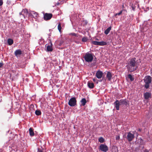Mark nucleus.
<instances>
[{"instance_id":"6e6552de","label":"nucleus","mask_w":152,"mask_h":152,"mask_svg":"<svg viewBox=\"0 0 152 152\" xmlns=\"http://www.w3.org/2000/svg\"><path fill=\"white\" fill-rule=\"evenodd\" d=\"M28 15L29 16H31L35 19L38 18L39 16L38 13L37 12H32V13L31 14H29Z\"/></svg>"},{"instance_id":"2f4dec72","label":"nucleus","mask_w":152,"mask_h":152,"mask_svg":"<svg viewBox=\"0 0 152 152\" xmlns=\"http://www.w3.org/2000/svg\"><path fill=\"white\" fill-rule=\"evenodd\" d=\"M122 11H121L120 12L118 13H117L115 14V16L117 15H120L122 13Z\"/></svg>"},{"instance_id":"dca6fc26","label":"nucleus","mask_w":152,"mask_h":152,"mask_svg":"<svg viewBox=\"0 0 152 152\" xmlns=\"http://www.w3.org/2000/svg\"><path fill=\"white\" fill-rule=\"evenodd\" d=\"M80 102L81 103V105L84 106L85 105L87 102V101L85 98H83L80 101Z\"/></svg>"},{"instance_id":"a878e982","label":"nucleus","mask_w":152,"mask_h":152,"mask_svg":"<svg viewBox=\"0 0 152 152\" xmlns=\"http://www.w3.org/2000/svg\"><path fill=\"white\" fill-rule=\"evenodd\" d=\"M104 45V41L98 42V45Z\"/></svg>"},{"instance_id":"72a5a7b5","label":"nucleus","mask_w":152,"mask_h":152,"mask_svg":"<svg viewBox=\"0 0 152 152\" xmlns=\"http://www.w3.org/2000/svg\"><path fill=\"white\" fill-rule=\"evenodd\" d=\"M108 150V148L107 146L105 145V152L107 151Z\"/></svg>"},{"instance_id":"4c0bfd02","label":"nucleus","mask_w":152,"mask_h":152,"mask_svg":"<svg viewBox=\"0 0 152 152\" xmlns=\"http://www.w3.org/2000/svg\"><path fill=\"white\" fill-rule=\"evenodd\" d=\"M96 80V78H94L93 79V81L95 82Z\"/></svg>"},{"instance_id":"20e7f679","label":"nucleus","mask_w":152,"mask_h":152,"mask_svg":"<svg viewBox=\"0 0 152 152\" xmlns=\"http://www.w3.org/2000/svg\"><path fill=\"white\" fill-rule=\"evenodd\" d=\"M68 104L71 107H74L77 105V100L75 97H72L68 102Z\"/></svg>"},{"instance_id":"e433bc0d","label":"nucleus","mask_w":152,"mask_h":152,"mask_svg":"<svg viewBox=\"0 0 152 152\" xmlns=\"http://www.w3.org/2000/svg\"><path fill=\"white\" fill-rule=\"evenodd\" d=\"M3 65V63L2 62L0 63V68H1L2 67V66Z\"/></svg>"},{"instance_id":"a19ab883","label":"nucleus","mask_w":152,"mask_h":152,"mask_svg":"<svg viewBox=\"0 0 152 152\" xmlns=\"http://www.w3.org/2000/svg\"><path fill=\"white\" fill-rule=\"evenodd\" d=\"M107 45V43L105 42V45Z\"/></svg>"},{"instance_id":"1a4fd4ad","label":"nucleus","mask_w":152,"mask_h":152,"mask_svg":"<svg viewBox=\"0 0 152 152\" xmlns=\"http://www.w3.org/2000/svg\"><path fill=\"white\" fill-rule=\"evenodd\" d=\"M106 78L107 80L110 81L112 78V73L109 71L107 72Z\"/></svg>"},{"instance_id":"2eb2a0df","label":"nucleus","mask_w":152,"mask_h":152,"mask_svg":"<svg viewBox=\"0 0 152 152\" xmlns=\"http://www.w3.org/2000/svg\"><path fill=\"white\" fill-rule=\"evenodd\" d=\"M87 85L88 87L90 88H93L94 87V84L91 81H88V82Z\"/></svg>"},{"instance_id":"aec40b11","label":"nucleus","mask_w":152,"mask_h":152,"mask_svg":"<svg viewBox=\"0 0 152 152\" xmlns=\"http://www.w3.org/2000/svg\"><path fill=\"white\" fill-rule=\"evenodd\" d=\"M7 43L9 45H11L13 43V40L11 39H9L7 40Z\"/></svg>"},{"instance_id":"473e14b6","label":"nucleus","mask_w":152,"mask_h":152,"mask_svg":"<svg viewBox=\"0 0 152 152\" xmlns=\"http://www.w3.org/2000/svg\"><path fill=\"white\" fill-rule=\"evenodd\" d=\"M3 2L2 0H0V6H2L3 4Z\"/></svg>"},{"instance_id":"0eeeda50","label":"nucleus","mask_w":152,"mask_h":152,"mask_svg":"<svg viewBox=\"0 0 152 152\" xmlns=\"http://www.w3.org/2000/svg\"><path fill=\"white\" fill-rule=\"evenodd\" d=\"M127 139L129 142L131 141L134 138V136L133 134H132L130 132H129L127 136Z\"/></svg>"},{"instance_id":"ddd939ff","label":"nucleus","mask_w":152,"mask_h":152,"mask_svg":"<svg viewBox=\"0 0 152 152\" xmlns=\"http://www.w3.org/2000/svg\"><path fill=\"white\" fill-rule=\"evenodd\" d=\"M102 72L100 71H98L96 73V76L98 78H100L102 77Z\"/></svg>"},{"instance_id":"79ce46f5","label":"nucleus","mask_w":152,"mask_h":152,"mask_svg":"<svg viewBox=\"0 0 152 152\" xmlns=\"http://www.w3.org/2000/svg\"><path fill=\"white\" fill-rule=\"evenodd\" d=\"M122 7H124V5H122Z\"/></svg>"},{"instance_id":"c85d7f7f","label":"nucleus","mask_w":152,"mask_h":152,"mask_svg":"<svg viewBox=\"0 0 152 152\" xmlns=\"http://www.w3.org/2000/svg\"><path fill=\"white\" fill-rule=\"evenodd\" d=\"M91 43L95 45H98V42L97 41H91Z\"/></svg>"},{"instance_id":"f8f14e48","label":"nucleus","mask_w":152,"mask_h":152,"mask_svg":"<svg viewBox=\"0 0 152 152\" xmlns=\"http://www.w3.org/2000/svg\"><path fill=\"white\" fill-rule=\"evenodd\" d=\"M144 96L145 99H147L151 97V93L146 92L144 94Z\"/></svg>"},{"instance_id":"a211bd4d","label":"nucleus","mask_w":152,"mask_h":152,"mask_svg":"<svg viewBox=\"0 0 152 152\" xmlns=\"http://www.w3.org/2000/svg\"><path fill=\"white\" fill-rule=\"evenodd\" d=\"M52 44L51 43L50 45H48L47 47V50L48 51H52L53 50V49L52 47Z\"/></svg>"},{"instance_id":"c756f323","label":"nucleus","mask_w":152,"mask_h":152,"mask_svg":"<svg viewBox=\"0 0 152 152\" xmlns=\"http://www.w3.org/2000/svg\"><path fill=\"white\" fill-rule=\"evenodd\" d=\"M115 139L116 140H119L120 139L119 135L116 136V137Z\"/></svg>"},{"instance_id":"39448f33","label":"nucleus","mask_w":152,"mask_h":152,"mask_svg":"<svg viewBox=\"0 0 152 152\" xmlns=\"http://www.w3.org/2000/svg\"><path fill=\"white\" fill-rule=\"evenodd\" d=\"M28 13V12L27 10L26 9H24L22 10L21 12H20L19 14L20 15H22L24 18H25L26 17H27Z\"/></svg>"},{"instance_id":"7ed1b4c3","label":"nucleus","mask_w":152,"mask_h":152,"mask_svg":"<svg viewBox=\"0 0 152 152\" xmlns=\"http://www.w3.org/2000/svg\"><path fill=\"white\" fill-rule=\"evenodd\" d=\"M84 58L86 62H91L93 60V57L92 54L87 53L86 54Z\"/></svg>"},{"instance_id":"9d476101","label":"nucleus","mask_w":152,"mask_h":152,"mask_svg":"<svg viewBox=\"0 0 152 152\" xmlns=\"http://www.w3.org/2000/svg\"><path fill=\"white\" fill-rule=\"evenodd\" d=\"M114 104L117 110H119V106L120 105V102L118 100H116L114 103Z\"/></svg>"},{"instance_id":"f3484780","label":"nucleus","mask_w":152,"mask_h":152,"mask_svg":"<svg viewBox=\"0 0 152 152\" xmlns=\"http://www.w3.org/2000/svg\"><path fill=\"white\" fill-rule=\"evenodd\" d=\"M30 135L31 136H33L34 135V129L31 128H29V129Z\"/></svg>"},{"instance_id":"4468645a","label":"nucleus","mask_w":152,"mask_h":152,"mask_svg":"<svg viewBox=\"0 0 152 152\" xmlns=\"http://www.w3.org/2000/svg\"><path fill=\"white\" fill-rule=\"evenodd\" d=\"M22 54V51L20 49H18L16 50L15 52V54L16 56H20Z\"/></svg>"},{"instance_id":"6ab92c4d","label":"nucleus","mask_w":152,"mask_h":152,"mask_svg":"<svg viewBox=\"0 0 152 152\" xmlns=\"http://www.w3.org/2000/svg\"><path fill=\"white\" fill-rule=\"evenodd\" d=\"M112 152H118V148L116 146H113L112 148Z\"/></svg>"},{"instance_id":"9b49d317","label":"nucleus","mask_w":152,"mask_h":152,"mask_svg":"<svg viewBox=\"0 0 152 152\" xmlns=\"http://www.w3.org/2000/svg\"><path fill=\"white\" fill-rule=\"evenodd\" d=\"M119 102H120V105H125L126 106L128 104V102L126 99H121Z\"/></svg>"},{"instance_id":"f704fd0d","label":"nucleus","mask_w":152,"mask_h":152,"mask_svg":"<svg viewBox=\"0 0 152 152\" xmlns=\"http://www.w3.org/2000/svg\"><path fill=\"white\" fill-rule=\"evenodd\" d=\"M37 152H43V151L42 149L39 148H38V149Z\"/></svg>"},{"instance_id":"f03ea898","label":"nucleus","mask_w":152,"mask_h":152,"mask_svg":"<svg viewBox=\"0 0 152 152\" xmlns=\"http://www.w3.org/2000/svg\"><path fill=\"white\" fill-rule=\"evenodd\" d=\"M145 83L144 87L146 89L149 88V84L151 83L152 81V78L150 76H146L144 79Z\"/></svg>"},{"instance_id":"5701e85b","label":"nucleus","mask_w":152,"mask_h":152,"mask_svg":"<svg viewBox=\"0 0 152 152\" xmlns=\"http://www.w3.org/2000/svg\"><path fill=\"white\" fill-rule=\"evenodd\" d=\"M35 113L37 115H39L41 114V112L40 110H36Z\"/></svg>"},{"instance_id":"f257e3e1","label":"nucleus","mask_w":152,"mask_h":152,"mask_svg":"<svg viewBox=\"0 0 152 152\" xmlns=\"http://www.w3.org/2000/svg\"><path fill=\"white\" fill-rule=\"evenodd\" d=\"M136 58H134L130 59L127 66L128 70L129 71L132 72L136 70L137 67L135 66L136 64Z\"/></svg>"},{"instance_id":"393cba45","label":"nucleus","mask_w":152,"mask_h":152,"mask_svg":"<svg viewBox=\"0 0 152 152\" xmlns=\"http://www.w3.org/2000/svg\"><path fill=\"white\" fill-rule=\"evenodd\" d=\"M58 29L59 31L60 32L61 31V23H59L58 26Z\"/></svg>"},{"instance_id":"423d86ee","label":"nucleus","mask_w":152,"mask_h":152,"mask_svg":"<svg viewBox=\"0 0 152 152\" xmlns=\"http://www.w3.org/2000/svg\"><path fill=\"white\" fill-rule=\"evenodd\" d=\"M53 15L51 13H45L44 14V20H50L52 17Z\"/></svg>"},{"instance_id":"ea45409f","label":"nucleus","mask_w":152,"mask_h":152,"mask_svg":"<svg viewBox=\"0 0 152 152\" xmlns=\"http://www.w3.org/2000/svg\"><path fill=\"white\" fill-rule=\"evenodd\" d=\"M132 9L133 10H134V7H132Z\"/></svg>"},{"instance_id":"cd10ccee","label":"nucleus","mask_w":152,"mask_h":152,"mask_svg":"<svg viewBox=\"0 0 152 152\" xmlns=\"http://www.w3.org/2000/svg\"><path fill=\"white\" fill-rule=\"evenodd\" d=\"M88 40V39L87 38V37H83L82 39V41L83 42H86Z\"/></svg>"},{"instance_id":"4be33fe9","label":"nucleus","mask_w":152,"mask_h":152,"mask_svg":"<svg viewBox=\"0 0 152 152\" xmlns=\"http://www.w3.org/2000/svg\"><path fill=\"white\" fill-rule=\"evenodd\" d=\"M99 149L103 151H104V145L101 144L99 146Z\"/></svg>"},{"instance_id":"58836bf2","label":"nucleus","mask_w":152,"mask_h":152,"mask_svg":"<svg viewBox=\"0 0 152 152\" xmlns=\"http://www.w3.org/2000/svg\"><path fill=\"white\" fill-rule=\"evenodd\" d=\"M141 130H142L141 129H138V131H140V132H141Z\"/></svg>"},{"instance_id":"b1692460","label":"nucleus","mask_w":152,"mask_h":152,"mask_svg":"<svg viewBox=\"0 0 152 152\" xmlns=\"http://www.w3.org/2000/svg\"><path fill=\"white\" fill-rule=\"evenodd\" d=\"M128 77L129 79H130L131 81H133L134 80V78L132 76L131 74H129L128 75Z\"/></svg>"},{"instance_id":"c9c22d12","label":"nucleus","mask_w":152,"mask_h":152,"mask_svg":"<svg viewBox=\"0 0 152 152\" xmlns=\"http://www.w3.org/2000/svg\"><path fill=\"white\" fill-rule=\"evenodd\" d=\"M70 34L73 36H76V34L75 33H72Z\"/></svg>"},{"instance_id":"7c9ffc66","label":"nucleus","mask_w":152,"mask_h":152,"mask_svg":"<svg viewBox=\"0 0 152 152\" xmlns=\"http://www.w3.org/2000/svg\"><path fill=\"white\" fill-rule=\"evenodd\" d=\"M63 42H64V41L62 40L60 41V43H59V46H61V45H62V44L63 43Z\"/></svg>"},{"instance_id":"bb28decb","label":"nucleus","mask_w":152,"mask_h":152,"mask_svg":"<svg viewBox=\"0 0 152 152\" xmlns=\"http://www.w3.org/2000/svg\"><path fill=\"white\" fill-rule=\"evenodd\" d=\"M104 140V139L102 137H100L99 139V141L101 143L103 142Z\"/></svg>"},{"instance_id":"412c9836","label":"nucleus","mask_w":152,"mask_h":152,"mask_svg":"<svg viewBox=\"0 0 152 152\" xmlns=\"http://www.w3.org/2000/svg\"><path fill=\"white\" fill-rule=\"evenodd\" d=\"M112 27L111 26L109 27L107 29L105 30V34H107L111 29Z\"/></svg>"}]
</instances>
